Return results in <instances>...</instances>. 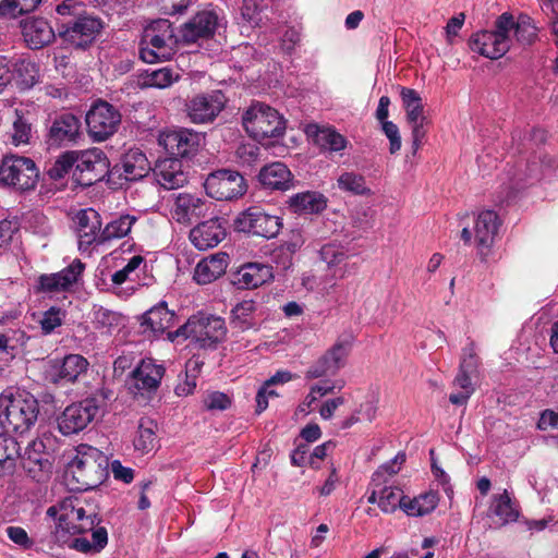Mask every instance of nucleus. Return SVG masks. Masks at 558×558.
I'll list each match as a JSON object with an SVG mask.
<instances>
[{"label":"nucleus","instance_id":"f257e3e1","mask_svg":"<svg viewBox=\"0 0 558 558\" xmlns=\"http://www.w3.org/2000/svg\"><path fill=\"white\" fill-rule=\"evenodd\" d=\"M56 522L49 537V547H69L83 554H98L108 544V533L98 526L97 507L81 496H69L47 509Z\"/></svg>","mask_w":558,"mask_h":558},{"label":"nucleus","instance_id":"f03ea898","mask_svg":"<svg viewBox=\"0 0 558 558\" xmlns=\"http://www.w3.org/2000/svg\"><path fill=\"white\" fill-rule=\"evenodd\" d=\"M38 414V400L31 392L7 389L0 393V426L5 433H27L35 426Z\"/></svg>","mask_w":558,"mask_h":558},{"label":"nucleus","instance_id":"7ed1b4c3","mask_svg":"<svg viewBox=\"0 0 558 558\" xmlns=\"http://www.w3.org/2000/svg\"><path fill=\"white\" fill-rule=\"evenodd\" d=\"M107 468V458L97 448L81 444L75 448L66 468V475H72L78 490H87L96 487L104 476Z\"/></svg>","mask_w":558,"mask_h":558},{"label":"nucleus","instance_id":"20e7f679","mask_svg":"<svg viewBox=\"0 0 558 558\" xmlns=\"http://www.w3.org/2000/svg\"><path fill=\"white\" fill-rule=\"evenodd\" d=\"M245 132L253 140L263 143L284 134L286 121L272 107L263 102H253L242 114Z\"/></svg>","mask_w":558,"mask_h":558},{"label":"nucleus","instance_id":"39448f33","mask_svg":"<svg viewBox=\"0 0 558 558\" xmlns=\"http://www.w3.org/2000/svg\"><path fill=\"white\" fill-rule=\"evenodd\" d=\"M174 32L169 20L149 23L143 32L140 57L146 63L167 61L174 53Z\"/></svg>","mask_w":558,"mask_h":558},{"label":"nucleus","instance_id":"423d86ee","mask_svg":"<svg viewBox=\"0 0 558 558\" xmlns=\"http://www.w3.org/2000/svg\"><path fill=\"white\" fill-rule=\"evenodd\" d=\"M320 259L327 265L329 277L324 282H317L315 278L304 277L303 286L307 290H316L323 295H328L337 286V281L345 278L353 270L349 264L347 250L336 243H328L319 251Z\"/></svg>","mask_w":558,"mask_h":558},{"label":"nucleus","instance_id":"0eeeda50","mask_svg":"<svg viewBox=\"0 0 558 558\" xmlns=\"http://www.w3.org/2000/svg\"><path fill=\"white\" fill-rule=\"evenodd\" d=\"M227 328L221 317L213 315L197 314L174 332H168V337L173 341L178 337L191 339L201 348H211L226 337Z\"/></svg>","mask_w":558,"mask_h":558},{"label":"nucleus","instance_id":"6e6552de","mask_svg":"<svg viewBox=\"0 0 558 558\" xmlns=\"http://www.w3.org/2000/svg\"><path fill=\"white\" fill-rule=\"evenodd\" d=\"M105 407L104 393H95L68 405L57 418L60 433L64 436L80 433L104 412Z\"/></svg>","mask_w":558,"mask_h":558},{"label":"nucleus","instance_id":"1a4fd4ad","mask_svg":"<svg viewBox=\"0 0 558 558\" xmlns=\"http://www.w3.org/2000/svg\"><path fill=\"white\" fill-rule=\"evenodd\" d=\"M511 27L510 14L502 13L493 31H481L471 36L470 49L490 60L504 57L511 47V39L507 35Z\"/></svg>","mask_w":558,"mask_h":558},{"label":"nucleus","instance_id":"9d476101","mask_svg":"<svg viewBox=\"0 0 558 558\" xmlns=\"http://www.w3.org/2000/svg\"><path fill=\"white\" fill-rule=\"evenodd\" d=\"M39 171L35 162L27 157L8 156L0 166V183L19 191H28L36 186Z\"/></svg>","mask_w":558,"mask_h":558},{"label":"nucleus","instance_id":"9b49d317","mask_svg":"<svg viewBox=\"0 0 558 558\" xmlns=\"http://www.w3.org/2000/svg\"><path fill=\"white\" fill-rule=\"evenodd\" d=\"M120 123V112L107 101L95 102L86 113L87 131L95 142H102L112 136Z\"/></svg>","mask_w":558,"mask_h":558},{"label":"nucleus","instance_id":"f8f14e48","mask_svg":"<svg viewBox=\"0 0 558 558\" xmlns=\"http://www.w3.org/2000/svg\"><path fill=\"white\" fill-rule=\"evenodd\" d=\"M207 195L218 201H232L245 194L247 185L242 174L232 170H218L205 181Z\"/></svg>","mask_w":558,"mask_h":558},{"label":"nucleus","instance_id":"ddd939ff","mask_svg":"<svg viewBox=\"0 0 558 558\" xmlns=\"http://www.w3.org/2000/svg\"><path fill=\"white\" fill-rule=\"evenodd\" d=\"M500 225L501 220L499 216L492 209H484L475 215L473 235L476 247L481 254H485V251H488L493 246ZM461 239L465 244L472 242V232L469 227L462 229Z\"/></svg>","mask_w":558,"mask_h":558},{"label":"nucleus","instance_id":"4468645a","mask_svg":"<svg viewBox=\"0 0 558 558\" xmlns=\"http://www.w3.org/2000/svg\"><path fill=\"white\" fill-rule=\"evenodd\" d=\"M101 28L102 23L99 19L81 15L73 21H62L58 28V35L69 45L85 48L95 40Z\"/></svg>","mask_w":558,"mask_h":558},{"label":"nucleus","instance_id":"2eb2a0df","mask_svg":"<svg viewBox=\"0 0 558 558\" xmlns=\"http://www.w3.org/2000/svg\"><path fill=\"white\" fill-rule=\"evenodd\" d=\"M227 101L221 90L197 94L186 104L187 117L195 124L210 123L225 109Z\"/></svg>","mask_w":558,"mask_h":558},{"label":"nucleus","instance_id":"dca6fc26","mask_svg":"<svg viewBox=\"0 0 558 558\" xmlns=\"http://www.w3.org/2000/svg\"><path fill=\"white\" fill-rule=\"evenodd\" d=\"M235 227L241 232L270 239L279 233L282 222L278 216L268 215L258 207H251L236 217Z\"/></svg>","mask_w":558,"mask_h":558},{"label":"nucleus","instance_id":"f3484780","mask_svg":"<svg viewBox=\"0 0 558 558\" xmlns=\"http://www.w3.org/2000/svg\"><path fill=\"white\" fill-rule=\"evenodd\" d=\"M75 170L83 184L89 185L102 179L109 172L110 162L102 149L94 147L82 151H73Z\"/></svg>","mask_w":558,"mask_h":558},{"label":"nucleus","instance_id":"a211bd4d","mask_svg":"<svg viewBox=\"0 0 558 558\" xmlns=\"http://www.w3.org/2000/svg\"><path fill=\"white\" fill-rule=\"evenodd\" d=\"M163 374L162 364H157L153 359H143L131 374L130 389L135 396L148 397L157 391Z\"/></svg>","mask_w":558,"mask_h":558},{"label":"nucleus","instance_id":"6ab92c4d","mask_svg":"<svg viewBox=\"0 0 558 558\" xmlns=\"http://www.w3.org/2000/svg\"><path fill=\"white\" fill-rule=\"evenodd\" d=\"M202 134L191 129H168L160 132L158 143L167 153L178 157H185L197 150Z\"/></svg>","mask_w":558,"mask_h":558},{"label":"nucleus","instance_id":"aec40b11","mask_svg":"<svg viewBox=\"0 0 558 558\" xmlns=\"http://www.w3.org/2000/svg\"><path fill=\"white\" fill-rule=\"evenodd\" d=\"M225 27L223 19L213 11H202L194 15L181 27V37L184 43L193 44L201 39H208Z\"/></svg>","mask_w":558,"mask_h":558},{"label":"nucleus","instance_id":"412c9836","mask_svg":"<svg viewBox=\"0 0 558 558\" xmlns=\"http://www.w3.org/2000/svg\"><path fill=\"white\" fill-rule=\"evenodd\" d=\"M210 204L202 196L192 193H179L171 207L172 218L182 225H190L204 217Z\"/></svg>","mask_w":558,"mask_h":558},{"label":"nucleus","instance_id":"4be33fe9","mask_svg":"<svg viewBox=\"0 0 558 558\" xmlns=\"http://www.w3.org/2000/svg\"><path fill=\"white\" fill-rule=\"evenodd\" d=\"M84 268L85 265L80 259H74L59 272L41 275L38 278L39 290L51 294L68 291L77 282Z\"/></svg>","mask_w":558,"mask_h":558},{"label":"nucleus","instance_id":"5701e85b","mask_svg":"<svg viewBox=\"0 0 558 558\" xmlns=\"http://www.w3.org/2000/svg\"><path fill=\"white\" fill-rule=\"evenodd\" d=\"M52 439L44 435L28 444L23 454L20 453L23 468L33 476L38 471H48L50 468V450Z\"/></svg>","mask_w":558,"mask_h":558},{"label":"nucleus","instance_id":"b1692460","mask_svg":"<svg viewBox=\"0 0 558 558\" xmlns=\"http://www.w3.org/2000/svg\"><path fill=\"white\" fill-rule=\"evenodd\" d=\"M347 355V345L343 343L335 344L306 369L305 378L317 379L336 375L338 371L343 367Z\"/></svg>","mask_w":558,"mask_h":558},{"label":"nucleus","instance_id":"393cba45","mask_svg":"<svg viewBox=\"0 0 558 558\" xmlns=\"http://www.w3.org/2000/svg\"><path fill=\"white\" fill-rule=\"evenodd\" d=\"M81 122L72 113H62L57 117L48 133L50 147L68 146L80 137Z\"/></svg>","mask_w":558,"mask_h":558},{"label":"nucleus","instance_id":"a878e982","mask_svg":"<svg viewBox=\"0 0 558 558\" xmlns=\"http://www.w3.org/2000/svg\"><path fill=\"white\" fill-rule=\"evenodd\" d=\"M78 248L86 251L93 243L100 244L101 220L93 208L80 210L75 216Z\"/></svg>","mask_w":558,"mask_h":558},{"label":"nucleus","instance_id":"bb28decb","mask_svg":"<svg viewBox=\"0 0 558 558\" xmlns=\"http://www.w3.org/2000/svg\"><path fill=\"white\" fill-rule=\"evenodd\" d=\"M153 173L157 184L165 190H175L187 182V174L183 170L182 161L179 158L158 160Z\"/></svg>","mask_w":558,"mask_h":558},{"label":"nucleus","instance_id":"cd10ccee","mask_svg":"<svg viewBox=\"0 0 558 558\" xmlns=\"http://www.w3.org/2000/svg\"><path fill=\"white\" fill-rule=\"evenodd\" d=\"M226 238V228L219 218L203 221L190 231L192 244L205 251L218 245Z\"/></svg>","mask_w":558,"mask_h":558},{"label":"nucleus","instance_id":"c85d7f7f","mask_svg":"<svg viewBox=\"0 0 558 558\" xmlns=\"http://www.w3.org/2000/svg\"><path fill=\"white\" fill-rule=\"evenodd\" d=\"M174 318V312L168 308L166 302H160L143 314V332L159 337L173 326Z\"/></svg>","mask_w":558,"mask_h":558},{"label":"nucleus","instance_id":"c756f323","mask_svg":"<svg viewBox=\"0 0 558 558\" xmlns=\"http://www.w3.org/2000/svg\"><path fill=\"white\" fill-rule=\"evenodd\" d=\"M229 265V255L223 252L203 258L196 265L193 279L198 284H208L220 278Z\"/></svg>","mask_w":558,"mask_h":558},{"label":"nucleus","instance_id":"7c9ffc66","mask_svg":"<svg viewBox=\"0 0 558 558\" xmlns=\"http://www.w3.org/2000/svg\"><path fill=\"white\" fill-rule=\"evenodd\" d=\"M150 170V165L145 154L140 149H130L126 151L119 166L114 168V171L119 173V177L126 181H137L146 177Z\"/></svg>","mask_w":558,"mask_h":558},{"label":"nucleus","instance_id":"2f4dec72","mask_svg":"<svg viewBox=\"0 0 558 558\" xmlns=\"http://www.w3.org/2000/svg\"><path fill=\"white\" fill-rule=\"evenodd\" d=\"M405 496L398 486L372 485V490L367 496L369 504H377L385 513H393L398 508L402 510Z\"/></svg>","mask_w":558,"mask_h":558},{"label":"nucleus","instance_id":"473e14b6","mask_svg":"<svg viewBox=\"0 0 558 558\" xmlns=\"http://www.w3.org/2000/svg\"><path fill=\"white\" fill-rule=\"evenodd\" d=\"M258 181L266 189L286 191L292 185V174L284 163L276 161L260 169Z\"/></svg>","mask_w":558,"mask_h":558},{"label":"nucleus","instance_id":"72a5a7b5","mask_svg":"<svg viewBox=\"0 0 558 558\" xmlns=\"http://www.w3.org/2000/svg\"><path fill=\"white\" fill-rule=\"evenodd\" d=\"M541 174L542 167L537 161L520 160L507 171V182L505 183L509 190H519L525 184H532L534 181H537Z\"/></svg>","mask_w":558,"mask_h":558},{"label":"nucleus","instance_id":"f704fd0d","mask_svg":"<svg viewBox=\"0 0 558 558\" xmlns=\"http://www.w3.org/2000/svg\"><path fill=\"white\" fill-rule=\"evenodd\" d=\"M22 33L32 49H40L54 38V31L44 19L25 21L22 25Z\"/></svg>","mask_w":558,"mask_h":558},{"label":"nucleus","instance_id":"c9c22d12","mask_svg":"<svg viewBox=\"0 0 558 558\" xmlns=\"http://www.w3.org/2000/svg\"><path fill=\"white\" fill-rule=\"evenodd\" d=\"M274 277L272 267L262 263H247L236 272L238 283L244 289H255Z\"/></svg>","mask_w":558,"mask_h":558},{"label":"nucleus","instance_id":"e433bc0d","mask_svg":"<svg viewBox=\"0 0 558 558\" xmlns=\"http://www.w3.org/2000/svg\"><path fill=\"white\" fill-rule=\"evenodd\" d=\"M88 361L80 354H69L62 362L53 366L52 379L54 383H75L78 377L86 373Z\"/></svg>","mask_w":558,"mask_h":558},{"label":"nucleus","instance_id":"4c0bfd02","mask_svg":"<svg viewBox=\"0 0 558 558\" xmlns=\"http://www.w3.org/2000/svg\"><path fill=\"white\" fill-rule=\"evenodd\" d=\"M11 73L21 90L31 89L40 78L38 64L29 59L11 60Z\"/></svg>","mask_w":558,"mask_h":558},{"label":"nucleus","instance_id":"58836bf2","mask_svg":"<svg viewBox=\"0 0 558 558\" xmlns=\"http://www.w3.org/2000/svg\"><path fill=\"white\" fill-rule=\"evenodd\" d=\"M157 423L149 417H141L133 438L135 451L146 454L157 447Z\"/></svg>","mask_w":558,"mask_h":558},{"label":"nucleus","instance_id":"ea45409f","mask_svg":"<svg viewBox=\"0 0 558 558\" xmlns=\"http://www.w3.org/2000/svg\"><path fill=\"white\" fill-rule=\"evenodd\" d=\"M146 262L143 256L134 255L119 270L111 275V281L114 289L120 288L123 283H140L141 274L146 270Z\"/></svg>","mask_w":558,"mask_h":558},{"label":"nucleus","instance_id":"a19ab883","mask_svg":"<svg viewBox=\"0 0 558 558\" xmlns=\"http://www.w3.org/2000/svg\"><path fill=\"white\" fill-rule=\"evenodd\" d=\"M20 450V445L13 437L8 433L0 434V477L13 474Z\"/></svg>","mask_w":558,"mask_h":558},{"label":"nucleus","instance_id":"79ce46f5","mask_svg":"<svg viewBox=\"0 0 558 558\" xmlns=\"http://www.w3.org/2000/svg\"><path fill=\"white\" fill-rule=\"evenodd\" d=\"M289 206L295 214H315L326 208V199L320 193L303 192L293 195Z\"/></svg>","mask_w":558,"mask_h":558},{"label":"nucleus","instance_id":"37998d69","mask_svg":"<svg viewBox=\"0 0 558 558\" xmlns=\"http://www.w3.org/2000/svg\"><path fill=\"white\" fill-rule=\"evenodd\" d=\"M256 308V303L253 300H244L238 303L232 310V328L240 331H246L250 329L257 330L258 325L255 319Z\"/></svg>","mask_w":558,"mask_h":558},{"label":"nucleus","instance_id":"c03bdc74","mask_svg":"<svg viewBox=\"0 0 558 558\" xmlns=\"http://www.w3.org/2000/svg\"><path fill=\"white\" fill-rule=\"evenodd\" d=\"M439 501L438 494L427 492L414 498L405 497L402 511L410 517H423L435 510Z\"/></svg>","mask_w":558,"mask_h":558},{"label":"nucleus","instance_id":"a18cd8bd","mask_svg":"<svg viewBox=\"0 0 558 558\" xmlns=\"http://www.w3.org/2000/svg\"><path fill=\"white\" fill-rule=\"evenodd\" d=\"M136 221L137 217L130 214H123L113 218L101 230L100 244L126 236Z\"/></svg>","mask_w":558,"mask_h":558},{"label":"nucleus","instance_id":"49530a36","mask_svg":"<svg viewBox=\"0 0 558 558\" xmlns=\"http://www.w3.org/2000/svg\"><path fill=\"white\" fill-rule=\"evenodd\" d=\"M337 186L342 192L353 195H372V190L367 186L365 177L353 171H344L340 173L337 179Z\"/></svg>","mask_w":558,"mask_h":558},{"label":"nucleus","instance_id":"de8ad7c7","mask_svg":"<svg viewBox=\"0 0 558 558\" xmlns=\"http://www.w3.org/2000/svg\"><path fill=\"white\" fill-rule=\"evenodd\" d=\"M490 510L502 523L515 521L519 515V512L506 489L500 494L494 495Z\"/></svg>","mask_w":558,"mask_h":558},{"label":"nucleus","instance_id":"09e8293b","mask_svg":"<svg viewBox=\"0 0 558 558\" xmlns=\"http://www.w3.org/2000/svg\"><path fill=\"white\" fill-rule=\"evenodd\" d=\"M402 105L405 110L407 121H413L426 118L424 114V106L420 94L412 88L402 87L400 90Z\"/></svg>","mask_w":558,"mask_h":558},{"label":"nucleus","instance_id":"8fccbe9b","mask_svg":"<svg viewBox=\"0 0 558 558\" xmlns=\"http://www.w3.org/2000/svg\"><path fill=\"white\" fill-rule=\"evenodd\" d=\"M41 0H3L0 3V15L15 19L34 11Z\"/></svg>","mask_w":558,"mask_h":558},{"label":"nucleus","instance_id":"3c124183","mask_svg":"<svg viewBox=\"0 0 558 558\" xmlns=\"http://www.w3.org/2000/svg\"><path fill=\"white\" fill-rule=\"evenodd\" d=\"M405 462V454L399 452L393 459L380 465L373 474L371 485L387 484L388 478L396 475Z\"/></svg>","mask_w":558,"mask_h":558},{"label":"nucleus","instance_id":"603ef678","mask_svg":"<svg viewBox=\"0 0 558 558\" xmlns=\"http://www.w3.org/2000/svg\"><path fill=\"white\" fill-rule=\"evenodd\" d=\"M179 80V73L165 66L147 73L144 84L149 87L167 88Z\"/></svg>","mask_w":558,"mask_h":558},{"label":"nucleus","instance_id":"864d4df0","mask_svg":"<svg viewBox=\"0 0 558 558\" xmlns=\"http://www.w3.org/2000/svg\"><path fill=\"white\" fill-rule=\"evenodd\" d=\"M510 21L512 24L511 29L508 32V37L512 40L514 36L518 41L522 44H531L536 37V28L531 24L527 19H521L515 21L514 17L510 14Z\"/></svg>","mask_w":558,"mask_h":558},{"label":"nucleus","instance_id":"5fc2aeb1","mask_svg":"<svg viewBox=\"0 0 558 558\" xmlns=\"http://www.w3.org/2000/svg\"><path fill=\"white\" fill-rule=\"evenodd\" d=\"M317 144L330 151H340L345 148L347 140L332 129H322L316 134Z\"/></svg>","mask_w":558,"mask_h":558},{"label":"nucleus","instance_id":"6e6d98bb","mask_svg":"<svg viewBox=\"0 0 558 558\" xmlns=\"http://www.w3.org/2000/svg\"><path fill=\"white\" fill-rule=\"evenodd\" d=\"M16 118L12 126V143L15 146L28 144L32 138V124L29 121L21 116L19 111L15 112Z\"/></svg>","mask_w":558,"mask_h":558},{"label":"nucleus","instance_id":"4d7b16f0","mask_svg":"<svg viewBox=\"0 0 558 558\" xmlns=\"http://www.w3.org/2000/svg\"><path fill=\"white\" fill-rule=\"evenodd\" d=\"M304 244V239L299 231L292 232L290 238L280 245L275 253V258L279 255H284L286 260L282 263L283 268H288L291 265V256L299 251Z\"/></svg>","mask_w":558,"mask_h":558},{"label":"nucleus","instance_id":"13d9d810","mask_svg":"<svg viewBox=\"0 0 558 558\" xmlns=\"http://www.w3.org/2000/svg\"><path fill=\"white\" fill-rule=\"evenodd\" d=\"M459 373L477 379L478 359L476 356L473 344H470L469 347L463 349Z\"/></svg>","mask_w":558,"mask_h":558},{"label":"nucleus","instance_id":"bf43d9fd","mask_svg":"<svg viewBox=\"0 0 558 558\" xmlns=\"http://www.w3.org/2000/svg\"><path fill=\"white\" fill-rule=\"evenodd\" d=\"M81 4L75 0H64L56 8L57 17V29L60 27L62 21H73L81 16L80 14Z\"/></svg>","mask_w":558,"mask_h":558},{"label":"nucleus","instance_id":"052dcab7","mask_svg":"<svg viewBox=\"0 0 558 558\" xmlns=\"http://www.w3.org/2000/svg\"><path fill=\"white\" fill-rule=\"evenodd\" d=\"M74 166L73 151H68L61 155L54 163L48 169V174L51 179H62L70 169Z\"/></svg>","mask_w":558,"mask_h":558},{"label":"nucleus","instance_id":"680f3d73","mask_svg":"<svg viewBox=\"0 0 558 558\" xmlns=\"http://www.w3.org/2000/svg\"><path fill=\"white\" fill-rule=\"evenodd\" d=\"M64 318V312L58 307H50L43 315L40 320L41 329L45 333H50L57 327L61 326Z\"/></svg>","mask_w":558,"mask_h":558},{"label":"nucleus","instance_id":"e2e57ef3","mask_svg":"<svg viewBox=\"0 0 558 558\" xmlns=\"http://www.w3.org/2000/svg\"><path fill=\"white\" fill-rule=\"evenodd\" d=\"M231 404V399L228 395L219 391L208 392L204 398V405L210 411H223L227 410Z\"/></svg>","mask_w":558,"mask_h":558},{"label":"nucleus","instance_id":"0e129e2a","mask_svg":"<svg viewBox=\"0 0 558 558\" xmlns=\"http://www.w3.org/2000/svg\"><path fill=\"white\" fill-rule=\"evenodd\" d=\"M412 133V148L415 154L423 144V140L426 135V125L428 124L427 118L413 120L408 122Z\"/></svg>","mask_w":558,"mask_h":558},{"label":"nucleus","instance_id":"69168bd1","mask_svg":"<svg viewBox=\"0 0 558 558\" xmlns=\"http://www.w3.org/2000/svg\"><path fill=\"white\" fill-rule=\"evenodd\" d=\"M381 129L390 142V153L396 154L401 148V136L399 133V128L391 121H384L381 122Z\"/></svg>","mask_w":558,"mask_h":558},{"label":"nucleus","instance_id":"338daca9","mask_svg":"<svg viewBox=\"0 0 558 558\" xmlns=\"http://www.w3.org/2000/svg\"><path fill=\"white\" fill-rule=\"evenodd\" d=\"M7 535L14 544L23 548H29L33 546V542L28 537L27 532L21 526L7 527Z\"/></svg>","mask_w":558,"mask_h":558},{"label":"nucleus","instance_id":"774afa93","mask_svg":"<svg viewBox=\"0 0 558 558\" xmlns=\"http://www.w3.org/2000/svg\"><path fill=\"white\" fill-rule=\"evenodd\" d=\"M361 420L373 421L377 412V402L374 397L367 398L354 411Z\"/></svg>","mask_w":558,"mask_h":558}]
</instances>
